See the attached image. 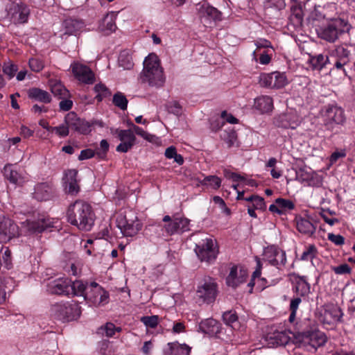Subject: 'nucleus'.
Listing matches in <instances>:
<instances>
[{"mask_svg": "<svg viewBox=\"0 0 355 355\" xmlns=\"http://www.w3.org/2000/svg\"><path fill=\"white\" fill-rule=\"evenodd\" d=\"M67 216L70 224L83 231H89L94 223V214L91 206L80 200L69 207Z\"/></svg>", "mask_w": 355, "mask_h": 355, "instance_id": "obj_1", "label": "nucleus"}, {"mask_svg": "<svg viewBox=\"0 0 355 355\" xmlns=\"http://www.w3.org/2000/svg\"><path fill=\"white\" fill-rule=\"evenodd\" d=\"M141 82L150 86L159 87L165 82L164 71L160 60L155 53H150L144 61V69L141 73Z\"/></svg>", "mask_w": 355, "mask_h": 355, "instance_id": "obj_2", "label": "nucleus"}, {"mask_svg": "<svg viewBox=\"0 0 355 355\" xmlns=\"http://www.w3.org/2000/svg\"><path fill=\"white\" fill-rule=\"evenodd\" d=\"M116 225L124 236H134L142 228V223L139 220L137 213L131 209L120 211L116 217Z\"/></svg>", "mask_w": 355, "mask_h": 355, "instance_id": "obj_3", "label": "nucleus"}, {"mask_svg": "<svg viewBox=\"0 0 355 355\" xmlns=\"http://www.w3.org/2000/svg\"><path fill=\"white\" fill-rule=\"evenodd\" d=\"M51 311L55 319L64 322L76 320L81 313L80 306L73 302L55 304Z\"/></svg>", "mask_w": 355, "mask_h": 355, "instance_id": "obj_4", "label": "nucleus"}, {"mask_svg": "<svg viewBox=\"0 0 355 355\" xmlns=\"http://www.w3.org/2000/svg\"><path fill=\"white\" fill-rule=\"evenodd\" d=\"M218 295V284L211 277H205L197 286L196 295L203 303L213 302Z\"/></svg>", "mask_w": 355, "mask_h": 355, "instance_id": "obj_5", "label": "nucleus"}, {"mask_svg": "<svg viewBox=\"0 0 355 355\" xmlns=\"http://www.w3.org/2000/svg\"><path fill=\"white\" fill-rule=\"evenodd\" d=\"M349 25L344 19H338L329 24L327 26L321 28L318 31L320 38L329 42H334L339 36L349 31Z\"/></svg>", "mask_w": 355, "mask_h": 355, "instance_id": "obj_6", "label": "nucleus"}, {"mask_svg": "<svg viewBox=\"0 0 355 355\" xmlns=\"http://www.w3.org/2000/svg\"><path fill=\"white\" fill-rule=\"evenodd\" d=\"M195 252L201 261L211 263L216 259L218 254L217 242L211 237L202 239L196 243Z\"/></svg>", "mask_w": 355, "mask_h": 355, "instance_id": "obj_7", "label": "nucleus"}, {"mask_svg": "<svg viewBox=\"0 0 355 355\" xmlns=\"http://www.w3.org/2000/svg\"><path fill=\"white\" fill-rule=\"evenodd\" d=\"M259 83L261 87L270 89H280L288 83V78L284 73L274 71L263 73L259 77Z\"/></svg>", "mask_w": 355, "mask_h": 355, "instance_id": "obj_8", "label": "nucleus"}, {"mask_svg": "<svg viewBox=\"0 0 355 355\" xmlns=\"http://www.w3.org/2000/svg\"><path fill=\"white\" fill-rule=\"evenodd\" d=\"M110 131L113 136L121 141L116 148L117 152L127 153L135 145L136 137L131 129L111 128Z\"/></svg>", "mask_w": 355, "mask_h": 355, "instance_id": "obj_9", "label": "nucleus"}, {"mask_svg": "<svg viewBox=\"0 0 355 355\" xmlns=\"http://www.w3.org/2000/svg\"><path fill=\"white\" fill-rule=\"evenodd\" d=\"M323 117L324 125L328 129H332L336 124H343L345 121L343 110L334 105L324 107Z\"/></svg>", "mask_w": 355, "mask_h": 355, "instance_id": "obj_10", "label": "nucleus"}, {"mask_svg": "<svg viewBox=\"0 0 355 355\" xmlns=\"http://www.w3.org/2000/svg\"><path fill=\"white\" fill-rule=\"evenodd\" d=\"M109 294L100 285L92 282L87 287L85 300L89 301L94 306L104 305L108 302Z\"/></svg>", "mask_w": 355, "mask_h": 355, "instance_id": "obj_11", "label": "nucleus"}, {"mask_svg": "<svg viewBox=\"0 0 355 355\" xmlns=\"http://www.w3.org/2000/svg\"><path fill=\"white\" fill-rule=\"evenodd\" d=\"M29 15V8L23 3H12L8 10V17L15 24L27 22Z\"/></svg>", "mask_w": 355, "mask_h": 355, "instance_id": "obj_12", "label": "nucleus"}, {"mask_svg": "<svg viewBox=\"0 0 355 355\" xmlns=\"http://www.w3.org/2000/svg\"><path fill=\"white\" fill-rule=\"evenodd\" d=\"M70 68L73 76L79 81L85 84H92L94 83V73L87 66L79 62H73Z\"/></svg>", "mask_w": 355, "mask_h": 355, "instance_id": "obj_13", "label": "nucleus"}, {"mask_svg": "<svg viewBox=\"0 0 355 355\" xmlns=\"http://www.w3.org/2000/svg\"><path fill=\"white\" fill-rule=\"evenodd\" d=\"M265 259L272 266L277 268L283 266L286 262V252L280 248L271 245L264 250Z\"/></svg>", "mask_w": 355, "mask_h": 355, "instance_id": "obj_14", "label": "nucleus"}, {"mask_svg": "<svg viewBox=\"0 0 355 355\" xmlns=\"http://www.w3.org/2000/svg\"><path fill=\"white\" fill-rule=\"evenodd\" d=\"M248 277L247 269L241 266H234L230 269V274L226 278V283L229 286L236 288L244 283Z\"/></svg>", "mask_w": 355, "mask_h": 355, "instance_id": "obj_15", "label": "nucleus"}, {"mask_svg": "<svg viewBox=\"0 0 355 355\" xmlns=\"http://www.w3.org/2000/svg\"><path fill=\"white\" fill-rule=\"evenodd\" d=\"M19 235V228L10 218H3L0 221V240L1 242L10 241L12 237Z\"/></svg>", "mask_w": 355, "mask_h": 355, "instance_id": "obj_16", "label": "nucleus"}, {"mask_svg": "<svg viewBox=\"0 0 355 355\" xmlns=\"http://www.w3.org/2000/svg\"><path fill=\"white\" fill-rule=\"evenodd\" d=\"M301 341L317 349L324 345L327 341L326 335L320 331H306L302 334Z\"/></svg>", "mask_w": 355, "mask_h": 355, "instance_id": "obj_17", "label": "nucleus"}, {"mask_svg": "<svg viewBox=\"0 0 355 355\" xmlns=\"http://www.w3.org/2000/svg\"><path fill=\"white\" fill-rule=\"evenodd\" d=\"M78 171L75 169H69L65 171L63 178L64 191L67 193L76 196L80 191L77 178Z\"/></svg>", "mask_w": 355, "mask_h": 355, "instance_id": "obj_18", "label": "nucleus"}, {"mask_svg": "<svg viewBox=\"0 0 355 355\" xmlns=\"http://www.w3.org/2000/svg\"><path fill=\"white\" fill-rule=\"evenodd\" d=\"M297 230L302 234L312 236L316 230V224L309 216L304 217L297 216L295 218Z\"/></svg>", "mask_w": 355, "mask_h": 355, "instance_id": "obj_19", "label": "nucleus"}, {"mask_svg": "<svg viewBox=\"0 0 355 355\" xmlns=\"http://www.w3.org/2000/svg\"><path fill=\"white\" fill-rule=\"evenodd\" d=\"M343 315L341 309L337 306L331 305L327 306L322 315V322L324 324L335 325L340 322Z\"/></svg>", "mask_w": 355, "mask_h": 355, "instance_id": "obj_20", "label": "nucleus"}, {"mask_svg": "<svg viewBox=\"0 0 355 355\" xmlns=\"http://www.w3.org/2000/svg\"><path fill=\"white\" fill-rule=\"evenodd\" d=\"M71 281L60 278L51 282L48 284L49 291L56 295H69Z\"/></svg>", "mask_w": 355, "mask_h": 355, "instance_id": "obj_21", "label": "nucleus"}, {"mask_svg": "<svg viewBox=\"0 0 355 355\" xmlns=\"http://www.w3.org/2000/svg\"><path fill=\"white\" fill-rule=\"evenodd\" d=\"M116 15L117 13L114 12L107 14L99 25L100 30L105 34H110L115 31L116 28L115 24Z\"/></svg>", "mask_w": 355, "mask_h": 355, "instance_id": "obj_22", "label": "nucleus"}, {"mask_svg": "<svg viewBox=\"0 0 355 355\" xmlns=\"http://www.w3.org/2000/svg\"><path fill=\"white\" fill-rule=\"evenodd\" d=\"M4 176L11 183L21 185L25 182L22 174L19 173L13 165H6L3 168Z\"/></svg>", "mask_w": 355, "mask_h": 355, "instance_id": "obj_23", "label": "nucleus"}, {"mask_svg": "<svg viewBox=\"0 0 355 355\" xmlns=\"http://www.w3.org/2000/svg\"><path fill=\"white\" fill-rule=\"evenodd\" d=\"M254 107L261 113L270 112L273 107V101L268 96H261L254 99Z\"/></svg>", "mask_w": 355, "mask_h": 355, "instance_id": "obj_24", "label": "nucleus"}, {"mask_svg": "<svg viewBox=\"0 0 355 355\" xmlns=\"http://www.w3.org/2000/svg\"><path fill=\"white\" fill-rule=\"evenodd\" d=\"M46 228L44 220L31 221L27 220L21 223V230L26 233H40Z\"/></svg>", "mask_w": 355, "mask_h": 355, "instance_id": "obj_25", "label": "nucleus"}, {"mask_svg": "<svg viewBox=\"0 0 355 355\" xmlns=\"http://www.w3.org/2000/svg\"><path fill=\"white\" fill-rule=\"evenodd\" d=\"M52 193L51 187L46 183H41L35 187L34 198L40 201L47 200Z\"/></svg>", "mask_w": 355, "mask_h": 355, "instance_id": "obj_26", "label": "nucleus"}, {"mask_svg": "<svg viewBox=\"0 0 355 355\" xmlns=\"http://www.w3.org/2000/svg\"><path fill=\"white\" fill-rule=\"evenodd\" d=\"M28 97L44 103H50L51 100V96L47 92L39 88L29 89Z\"/></svg>", "mask_w": 355, "mask_h": 355, "instance_id": "obj_27", "label": "nucleus"}, {"mask_svg": "<svg viewBox=\"0 0 355 355\" xmlns=\"http://www.w3.org/2000/svg\"><path fill=\"white\" fill-rule=\"evenodd\" d=\"M63 26L65 30V34L73 35L76 33L83 26V23L74 19H67L63 22Z\"/></svg>", "mask_w": 355, "mask_h": 355, "instance_id": "obj_28", "label": "nucleus"}, {"mask_svg": "<svg viewBox=\"0 0 355 355\" xmlns=\"http://www.w3.org/2000/svg\"><path fill=\"white\" fill-rule=\"evenodd\" d=\"M51 92L60 98H66L69 96L68 90L59 81L51 80L49 82Z\"/></svg>", "mask_w": 355, "mask_h": 355, "instance_id": "obj_29", "label": "nucleus"}, {"mask_svg": "<svg viewBox=\"0 0 355 355\" xmlns=\"http://www.w3.org/2000/svg\"><path fill=\"white\" fill-rule=\"evenodd\" d=\"M295 291L299 297H305L309 293L310 285L304 277H300L296 281Z\"/></svg>", "mask_w": 355, "mask_h": 355, "instance_id": "obj_30", "label": "nucleus"}, {"mask_svg": "<svg viewBox=\"0 0 355 355\" xmlns=\"http://www.w3.org/2000/svg\"><path fill=\"white\" fill-rule=\"evenodd\" d=\"M168 346L173 355H190L191 348L186 344L169 343Z\"/></svg>", "mask_w": 355, "mask_h": 355, "instance_id": "obj_31", "label": "nucleus"}, {"mask_svg": "<svg viewBox=\"0 0 355 355\" xmlns=\"http://www.w3.org/2000/svg\"><path fill=\"white\" fill-rule=\"evenodd\" d=\"M89 285V284H85L80 280H76L72 283L71 282L70 293L74 295L83 296L85 297Z\"/></svg>", "mask_w": 355, "mask_h": 355, "instance_id": "obj_32", "label": "nucleus"}, {"mask_svg": "<svg viewBox=\"0 0 355 355\" xmlns=\"http://www.w3.org/2000/svg\"><path fill=\"white\" fill-rule=\"evenodd\" d=\"M70 123L71 128H73L76 131L81 134L87 135L92 130L91 124L89 122L80 119H76L74 121Z\"/></svg>", "mask_w": 355, "mask_h": 355, "instance_id": "obj_33", "label": "nucleus"}, {"mask_svg": "<svg viewBox=\"0 0 355 355\" xmlns=\"http://www.w3.org/2000/svg\"><path fill=\"white\" fill-rule=\"evenodd\" d=\"M328 60V56L318 54L315 56H311L309 59V63L313 69L320 71L326 65Z\"/></svg>", "mask_w": 355, "mask_h": 355, "instance_id": "obj_34", "label": "nucleus"}, {"mask_svg": "<svg viewBox=\"0 0 355 355\" xmlns=\"http://www.w3.org/2000/svg\"><path fill=\"white\" fill-rule=\"evenodd\" d=\"M120 328H117L112 322H107L105 325L101 326L97 330V334L102 336L112 337L116 331H119Z\"/></svg>", "mask_w": 355, "mask_h": 355, "instance_id": "obj_35", "label": "nucleus"}, {"mask_svg": "<svg viewBox=\"0 0 355 355\" xmlns=\"http://www.w3.org/2000/svg\"><path fill=\"white\" fill-rule=\"evenodd\" d=\"M221 184V180L216 175H209L205 177L202 180L199 181L198 185H205L209 187L214 189H218Z\"/></svg>", "mask_w": 355, "mask_h": 355, "instance_id": "obj_36", "label": "nucleus"}, {"mask_svg": "<svg viewBox=\"0 0 355 355\" xmlns=\"http://www.w3.org/2000/svg\"><path fill=\"white\" fill-rule=\"evenodd\" d=\"M94 90L96 93L95 98L98 101H101L103 98L111 95L110 89L103 83L96 84L94 87Z\"/></svg>", "mask_w": 355, "mask_h": 355, "instance_id": "obj_37", "label": "nucleus"}, {"mask_svg": "<svg viewBox=\"0 0 355 355\" xmlns=\"http://www.w3.org/2000/svg\"><path fill=\"white\" fill-rule=\"evenodd\" d=\"M69 116L66 119L65 123H62L58 126L53 127V132H55V135L60 137H67L69 135V129L71 128Z\"/></svg>", "mask_w": 355, "mask_h": 355, "instance_id": "obj_38", "label": "nucleus"}, {"mask_svg": "<svg viewBox=\"0 0 355 355\" xmlns=\"http://www.w3.org/2000/svg\"><path fill=\"white\" fill-rule=\"evenodd\" d=\"M221 137L227 143L228 148L234 146L237 141V135L234 129L225 130Z\"/></svg>", "mask_w": 355, "mask_h": 355, "instance_id": "obj_39", "label": "nucleus"}, {"mask_svg": "<svg viewBox=\"0 0 355 355\" xmlns=\"http://www.w3.org/2000/svg\"><path fill=\"white\" fill-rule=\"evenodd\" d=\"M202 12L214 20L221 19V12L216 8L205 3L202 6Z\"/></svg>", "mask_w": 355, "mask_h": 355, "instance_id": "obj_40", "label": "nucleus"}, {"mask_svg": "<svg viewBox=\"0 0 355 355\" xmlns=\"http://www.w3.org/2000/svg\"><path fill=\"white\" fill-rule=\"evenodd\" d=\"M165 157L168 159H174V161L179 165H182L184 163L183 157L177 153L176 148L171 146L167 148L165 150Z\"/></svg>", "mask_w": 355, "mask_h": 355, "instance_id": "obj_41", "label": "nucleus"}, {"mask_svg": "<svg viewBox=\"0 0 355 355\" xmlns=\"http://www.w3.org/2000/svg\"><path fill=\"white\" fill-rule=\"evenodd\" d=\"M318 250L314 245H309L302 254L300 259L302 261H313L317 256Z\"/></svg>", "mask_w": 355, "mask_h": 355, "instance_id": "obj_42", "label": "nucleus"}, {"mask_svg": "<svg viewBox=\"0 0 355 355\" xmlns=\"http://www.w3.org/2000/svg\"><path fill=\"white\" fill-rule=\"evenodd\" d=\"M128 100L125 95L121 92L116 93L113 96V103L122 110H125L128 106Z\"/></svg>", "mask_w": 355, "mask_h": 355, "instance_id": "obj_43", "label": "nucleus"}, {"mask_svg": "<svg viewBox=\"0 0 355 355\" xmlns=\"http://www.w3.org/2000/svg\"><path fill=\"white\" fill-rule=\"evenodd\" d=\"M223 319L226 324L231 326L233 329L236 328L238 317L234 312L230 311L224 313Z\"/></svg>", "mask_w": 355, "mask_h": 355, "instance_id": "obj_44", "label": "nucleus"}, {"mask_svg": "<svg viewBox=\"0 0 355 355\" xmlns=\"http://www.w3.org/2000/svg\"><path fill=\"white\" fill-rule=\"evenodd\" d=\"M270 339L275 340L274 343L277 345H283L288 342L289 337L284 331L275 332L272 336H270Z\"/></svg>", "mask_w": 355, "mask_h": 355, "instance_id": "obj_45", "label": "nucleus"}, {"mask_svg": "<svg viewBox=\"0 0 355 355\" xmlns=\"http://www.w3.org/2000/svg\"><path fill=\"white\" fill-rule=\"evenodd\" d=\"M312 172H309L303 168H300L297 172V177L302 182H306L309 185H312V180L313 177Z\"/></svg>", "mask_w": 355, "mask_h": 355, "instance_id": "obj_46", "label": "nucleus"}, {"mask_svg": "<svg viewBox=\"0 0 355 355\" xmlns=\"http://www.w3.org/2000/svg\"><path fill=\"white\" fill-rule=\"evenodd\" d=\"M275 202L280 207L282 214L288 210L293 209L295 207L294 203L290 200L279 198L275 200Z\"/></svg>", "mask_w": 355, "mask_h": 355, "instance_id": "obj_47", "label": "nucleus"}, {"mask_svg": "<svg viewBox=\"0 0 355 355\" xmlns=\"http://www.w3.org/2000/svg\"><path fill=\"white\" fill-rule=\"evenodd\" d=\"M141 322H143L146 327L154 329L159 323V316L155 315L151 316H143L141 318Z\"/></svg>", "mask_w": 355, "mask_h": 355, "instance_id": "obj_48", "label": "nucleus"}, {"mask_svg": "<svg viewBox=\"0 0 355 355\" xmlns=\"http://www.w3.org/2000/svg\"><path fill=\"white\" fill-rule=\"evenodd\" d=\"M130 125L132 128V130L134 132V134H137V135L141 136L144 139L152 141L153 139L155 137L154 135H150L146 131H144L141 128L133 124L132 123L130 124Z\"/></svg>", "mask_w": 355, "mask_h": 355, "instance_id": "obj_49", "label": "nucleus"}, {"mask_svg": "<svg viewBox=\"0 0 355 355\" xmlns=\"http://www.w3.org/2000/svg\"><path fill=\"white\" fill-rule=\"evenodd\" d=\"M166 108L167 111L175 115H180L182 113V107L177 101H171L166 103Z\"/></svg>", "mask_w": 355, "mask_h": 355, "instance_id": "obj_50", "label": "nucleus"}, {"mask_svg": "<svg viewBox=\"0 0 355 355\" xmlns=\"http://www.w3.org/2000/svg\"><path fill=\"white\" fill-rule=\"evenodd\" d=\"M177 218H174L171 222L164 226V229L168 235H173L178 233V227Z\"/></svg>", "mask_w": 355, "mask_h": 355, "instance_id": "obj_51", "label": "nucleus"}, {"mask_svg": "<svg viewBox=\"0 0 355 355\" xmlns=\"http://www.w3.org/2000/svg\"><path fill=\"white\" fill-rule=\"evenodd\" d=\"M17 69V66L10 62L5 64L3 67V73L8 76L9 79L15 76Z\"/></svg>", "mask_w": 355, "mask_h": 355, "instance_id": "obj_52", "label": "nucleus"}, {"mask_svg": "<svg viewBox=\"0 0 355 355\" xmlns=\"http://www.w3.org/2000/svg\"><path fill=\"white\" fill-rule=\"evenodd\" d=\"M119 62L120 66L126 69H130L133 66V63L129 58L128 55L124 53L120 54L119 58Z\"/></svg>", "mask_w": 355, "mask_h": 355, "instance_id": "obj_53", "label": "nucleus"}, {"mask_svg": "<svg viewBox=\"0 0 355 355\" xmlns=\"http://www.w3.org/2000/svg\"><path fill=\"white\" fill-rule=\"evenodd\" d=\"M213 201L215 204L218 205L221 209V211L227 216H230L231 211L226 206V204L223 198L220 196H214L213 198Z\"/></svg>", "mask_w": 355, "mask_h": 355, "instance_id": "obj_54", "label": "nucleus"}, {"mask_svg": "<svg viewBox=\"0 0 355 355\" xmlns=\"http://www.w3.org/2000/svg\"><path fill=\"white\" fill-rule=\"evenodd\" d=\"M29 67L32 71L39 72L44 68V63L37 58H31L29 60Z\"/></svg>", "mask_w": 355, "mask_h": 355, "instance_id": "obj_55", "label": "nucleus"}, {"mask_svg": "<svg viewBox=\"0 0 355 355\" xmlns=\"http://www.w3.org/2000/svg\"><path fill=\"white\" fill-rule=\"evenodd\" d=\"M178 233L189 230V220L186 218H177Z\"/></svg>", "mask_w": 355, "mask_h": 355, "instance_id": "obj_56", "label": "nucleus"}, {"mask_svg": "<svg viewBox=\"0 0 355 355\" xmlns=\"http://www.w3.org/2000/svg\"><path fill=\"white\" fill-rule=\"evenodd\" d=\"M328 240L336 245H342L345 243V238L340 234L329 233L327 235Z\"/></svg>", "mask_w": 355, "mask_h": 355, "instance_id": "obj_57", "label": "nucleus"}, {"mask_svg": "<svg viewBox=\"0 0 355 355\" xmlns=\"http://www.w3.org/2000/svg\"><path fill=\"white\" fill-rule=\"evenodd\" d=\"M252 206L257 210L265 211L266 209V205L263 198L259 196L255 198Z\"/></svg>", "mask_w": 355, "mask_h": 355, "instance_id": "obj_58", "label": "nucleus"}, {"mask_svg": "<svg viewBox=\"0 0 355 355\" xmlns=\"http://www.w3.org/2000/svg\"><path fill=\"white\" fill-rule=\"evenodd\" d=\"M333 270L336 274L343 275L349 273L351 272V268L348 264L344 263L338 266L334 267L333 268Z\"/></svg>", "mask_w": 355, "mask_h": 355, "instance_id": "obj_59", "label": "nucleus"}, {"mask_svg": "<svg viewBox=\"0 0 355 355\" xmlns=\"http://www.w3.org/2000/svg\"><path fill=\"white\" fill-rule=\"evenodd\" d=\"M346 152L345 150H340L334 152L330 156L329 162L331 164L336 163L340 158L345 157Z\"/></svg>", "mask_w": 355, "mask_h": 355, "instance_id": "obj_60", "label": "nucleus"}, {"mask_svg": "<svg viewBox=\"0 0 355 355\" xmlns=\"http://www.w3.org/2000/svg\"><path fill=\"white\" fill-rule=\"evenodd\" d=\"M291 19L296 21L297 24H301L303 19L302 11L300 8H295L293 10V12L291 15Z\"/></svg>", "mask_w": 355, "mask_h": 355, "instance_id": "obj_61", "label": "nucleus"}, {"mask_svg": "<svg viewBox=\"0 0 355 355\" xmlns=\"http://www.w3.org/2000/svg\"><path fill=\"white\" fill-rule=\"evenodd\" d=\"M221 117L231 124H236L239 122V120L236 117L232 114L227 113L226 111H223L221 113Z\"/></svg>", "mask_w": 355, "mask_h": 355, "instance_id": "obj_62", "label": "nucleus"}, {"mask_svg": "<svg viewBox=\"0 0 355 355\" xmlns=\"http://www.w3.org/2000/svg\"><path fill=\"white\" fill-rule=\"evenodd\" d=\"M94 155V152L92 149H85L81 150L78 159L80 160L87 159L93 157Z\"/></svg>", "mask_w": 355, "mask_h": 355, "instance_id": "obj_63", "label": "nucleus"}, {"mask_svg": "<svg viewBox=\"0 0 355 355\" xmlns=\"http://www.w3.org/2000/svg\"><path fill=\"white\" fill-rule=\"evenodd\" d=\"M302 302L301 297L297 296L291 300L289 309L291 311L297 312L300 304Z\"/></svg>", "mask_w": 355, "mask_h": 355, "instance_id": "obj_64", "label": "nucleus"}]
</instances>
